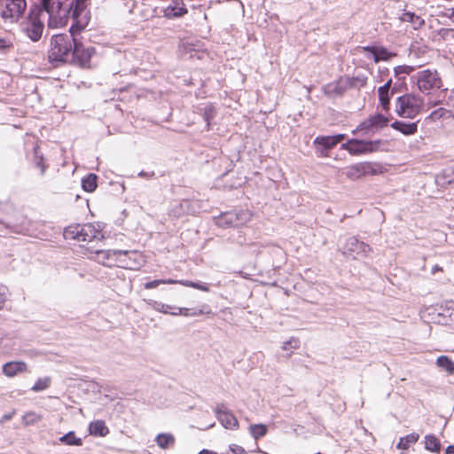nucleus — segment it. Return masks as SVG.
Returning <instances> with one entry per match:
<instances>
[{"label": "nucleus", "mask_w": 454, "mask_h": 454, "mask_svg": "<svg viewBox=\"0 0 454 454\" xmlns=\"http://www.w3.org/2000/svg\"><path fill=\"white\" fill-rule=\"evenodd\" d=\"M90 0H41V4L50 18H58L59 24L65 26L69 18L73 23L69 34L53 35L50 40L47 52L49 63L59 67L68 64L75 37L83 31L90 20L87 6Z\"/></svg>", "instance_id": "nucleus-1"}, {"label": "nucleus", "mask_w": 454, "mask_h": 454, "mask_svg": "<svg viewBox=\"0 0 454 454\" xmlns=\"http://www.w3.org/2000/svg\"><path fill=\"white\" fill-rule=\"evenodd\" d=\"M418 90L424 95H431L441 90L442 87V78L435 69H423L417 72L411 77Z\"/></svg>", "instance_id": "nucleus-2"}, {"label": "nucleus", "mask_w": 454, "mask_h": 454, "mask_svg": "<svg viewBox=\"0 0 454 454\" xmlns=\"http://www.w3.org/2000/svg\"><path fill=\"white\" fill-rule=\"evenodd\" d=\"M387 142L382 139L349 138L347 142L341 144L340 149L347 151L350 155L357 156L384 151Z\"/></svg>", "instance_id": "nucleus-3"}, {"label": "nucleus", "mask_w": 454, "mask_h": 454, "mask_svg": "<svg viewBox=\"0 0 454 454\" xmlns=\"http://www.w3.org/2000/svg\"><path fill=\"white\" fill-rule=\"evenodd\" d=\"M424 107V99L415 94H404L396 98L395 113L401 118L414 119Z\"/></svg>", "instance_id": "nucleus-4"}, {"label": "nucleus", "mask_w": 454, "mask_h": 454, "mask_svg": "<svg viewBox=\"0 0 454 454\" xmlns=\"http://www.w3.org/2000/svg\"><path fill=\"white\" fill-rule=\"evenodd\" d=\"M252 218V214L247 209H234L223 212L215 217V223L222 228H237L244 225Z\"/></svg>", "instance_id": "nucleus-5"}, {"label": "nucleus", "mask_w": 454, "mask_h": 454, "mask_svg": "<svg viewBox=\"0 0 454 454\" xmlns=\"http://www.w3.org/2000/svg\"><path fill=\"white\" fill-rule=\"evenodd\" d=\"M102 236L98 230H96L90 223L76 224L68 226L64 230V237L66 239H75L82 242H91Z\"/></svg>", "instance_id": "nucleus-6"}, {"label": "nucleus", "mask_w": 454, "mask_h": 454, "mask_svg": "<svg viewBox=\"0 0 454 454\" xmlns=\"http://www.w3.org/2000/svg\"><path fill=\"white\" fill-rule=\"evenodd\" d=\"M0 16L5 22H17L27 8L26 0H0Z\"/></svg>", "instance_id": "nucleus-7"}, {"label": "nucleus", "mask_w": 454, "mask_h": 454, "mask_svg": "<svg viewBox=\"0 0 454 454\" xmlns=\"http://www.w3.org/2000/svg\"><path fill=\"white\" fill-rule=\"evenodd\" d=\"M383 166L373 161H364L352 164L345 168L344 174L350 180H357L364 176L377 175L383 172Z\"/></svg>", "instance_id": "nucleus-8"}, {"label": "nucleus", "mask_w": 454, "mask_h": 454, "mask_svg": "<svg viewBox=\"0 0 454 454\" xmlns=\"http://www.w3.org/2000/svg\"><path fill=\"white\" fill-rule=\"evenodd\" d=\"M95 53V47H86L77 39V37H75L68 64L77 66L82 68H89L90 67V59Z\"/></svg>", "instance_id": "nucleus-9"}, {"label": "nucleus", "mask_w": 454, "mask_h": 454, "mask_svg": "<svg viewBox=\"0 0 454 454\" xmlns=\"http://www.w3.org/2000/svg\"><path fill=\"white\" fill-rule=\"evenodd\" d=\"M45 10L40 3V7L34 6L29 10L28 20L24 27L27 36L33 42H38L43 31V23L38 19V15Z\"/></svg>", "instance_id": "nucleus-10"}, {"label": "nucleus", "mask_w": 454, "mask_h": 454, "mask_svg": "<svg viewBox=\"0 0 454 454\" xmlns=\"http://www.w3.org/2000/svg\"><path fill=\"white\" fill-rule=\"evenodd\" d=\"M370 251L369 245L358 240L356 237H349L346 240L343 254L356 258V256H366Z\"/></svg>", "instance_id": "nucleus-11"}, {"label": "nucleus", "mask_w": 454, "mask_h": 454, "mask_svg": "<svg viewBox=\"0 0 454 454\" xmlns=\"http://www.w3.org/2000/svg\"><path fill=\"white\" fill-rule=\"evenodd\" d=\"M362 51L366 53V58L372 59L375 63L388 61L396 56L395 52L389 51L386 47L379 45L364 46Z\"/></svg>", "instance_id": "nucleus-12"}, {"label": "nucleus", "mask_w": 454, "mask_h": 454, "mask_svg": "<svg viewBox=\"0 0 454 454\" xmlns=\"http://www.w3.org/2000/svg\"><path fill=\"white\" fill-rule=\"evenodd\" d=\"M215 414L220 423L226 429L233 430L238 428V419L224 404L222 403L216 406Z\"/></svg>", "instance_id": "nucleus-13"}, {"label": "nucleus", "mask_w": 454, "mask_h": 454, "mask_svg": "<svg viewBox=\"0 0 454 454\" xmlns=\"http://www.w3.org/2000/svg\"><path fill=\"white\" fill-rule=\"evenodd\" d=\"M392 79H389L386 83L378 89L379 101L382 109L386 112L390 110V100L392 98L393 91H391Z\"/></svg>", "instance_id": "nucleus-14"}, {"label": "nucleus", "mask_w": 454, "mask_h": 454, "mask_svg": "<svg viewBox=\"0 0 454 454\" xmlns=\"http://www.w3.org/2000/svg\"><path fill=\"white\" fill-rule=\"evenodd\" d=\"M163 16L168 19L180 18L187 13L183 0H173L172 4L162 10Z\"/></svg>", "instance_id": "nucleus-15"}, {"label": "nucleus", "mask_w": 454, "mask_h": 454, "mask_svg": "<svg viewBox=\"0 0 454 454\" xmlns=\"http://www.w3.org/2000/svg\"><path fill=\"white\" fill-rule=\"evenodd\" d=\"M313 143L319 156H326L328 151L335 146L331 136H318L314 139Z\"/></svg>", "instance_id": "nucleus-16"}, {"label": "nucleus", "mask_w": 454, "mask_h": 454, "mask_svg": "<svg viewBox=\"0 0 454 454\" xmlns=\"http://www.w3.org/2000/svg\"><path fill=\"white\" fill-rule=\"evenodd\" d=\"M27 369V365L23 361H11L5 363L2 367L3 373L9 377L12 378L19 373L26 372Z\"/></svg>", "instance_id": "nucleus-17"}, {"label": "nucleus", "mask_w": 454, "mask_h": 454, "mask_svg": "<svg viewBox=\"0 0 454 454\" xmlns=\"http://www.w3.org/2000/svg\"><path fill=\"white\" fill-rule=\"evenodd\" d=\"M395 130L401 132L404 136L414 135L418 131V121L405 122L403 121H395L390 124Z\"/></svg>", "instance_id": "nucleus-18"}, {"label": "nucleus", "mask_w": 454, "mask_h": 454, "mask_svg": "<svg viewBox=\"0 0 454 454\" xmlns=\"http://www.w3.org/2000/svg\"><path fill=\"white\" fill-rule=\"evenodd\" d=\"M175 312H173V316L182 315L184 317H198L204 314H210L211 309L210 307L207 304H204L201 306L200 309L197 308H179L175 309Z\"/></svg>", "instance_id": "nucleus-19"}, {"label": "nucleus", "mask_w": 454, "mask_h": 454, "mask_svg": "<svg viewBox=\"0 0 454 454\" xmlns=\"http://www.w3.org/2000/svg\"><path fill=\"white\" fill-rule=\"evenodd\" d=\"M378 133L373 126V122L370 116L363 121L353 131L352 134H360L361 136L370 137Z\"/></svg>", "instance_id": "nucleus-20"}, {"label": "nucleus", "mask_w": 454, "mask_h": 454, "mask_svg": "<svg viewBox=\"0 0 454 454\" xmlns=\"http://www.w3.org/2000/svg\"><path fill=\"white\" fill-rule=\"evenodd\" d=\"M89 432L93 436L104 437L109 434V429L104 420L98 419L90 423Z\"/></svg>", "instance_id": "nucleus-21"}, {"label": "nucleus", "mask_w": 454, "mask_h": 454, "mask_svg": "<svg viewBox=\"0 0 454 454\" xmlns=\"http://www.w3.org/2000/svg\"><path fill=\"white\" fill-rule=\"evenodd\" d=\"M32 162L33 165L39 168L40 175L43 176L45 174V171L48 168V166L44 163V158L43 154L41 152L39 146L37 145H35L33 146V153H32Z\"/></svg>", "instance_id": "nucleus-22"}, {"label": "nucleus", "mask_w": 454, "mask_h": 454, "mask_svg": "<svg viewBox=\"0 0 454 454\" xmlns=\"http://www.w3.org/2000/svg\"><path fill=\"white\" fill-rule=\"evenodd\" d=\"M155 442L160 449L166 450L175 444V436L170 433H160L155 437Z\"/></svg>", "instance_id": "nucleus-23"}, {"label": "nucleus", "mask_w": 454, "mask_h": 454, "mask_svg": "<svg viewBox=\"0 0 454 454\" xmlns=\"http://www.w3.org/2000/svg\"><path fill=\"white\" fill-rule=\"evenodd\" d=\"M202 118L206 122V129L209 130L211 126V121L216 115V109L213 104H207L204 107L200 109Z\"/></svg>", "instance_id": "nucleus-24"}, {"label": "nucleus", "mask_w": 454, "mask_h": 454, "mask_svg": "<svg viewBox=\"0 0 454 454\" xmlns=\"http://www.w3.org/2000/svg\"><path fill=\"white\" fill-rule=\"evenodd\" d=\"M98 187V176L94 173L88 174L82 179V188L87 192H94Z\"/></svg>", "instance_id": "nucleus-25"}, {"label": "nucleus", "mask_w": 454, "mask_h": 454, "mask_svg": "<svg viewBox=\"0 0 454 454\" xmlns=\"http://www.w3.org/2000/svg\"><path fill=\"white\" fill-rule=\"evenodd\" d=\"M425 449L434 453H439L442 448L440 440L434 434L425 436Z\"/></svg>", "instance_id": "nucleus-26"}, {"label": "nucleus", "mask_w": 454, "mask_h": 454, "mask_svg": "<svg viewBox=\"0 0 454 454\" xmlns=\"http://www.w3.org/2000/svg\"><path fill=\"white\" fill-rule=\"evenodd\" d=\"M401 20L404 22L411 23L415 29H419L425 24L424 20L420 16L411 12H404Z\"/></svg>", "instance_id": "nucleus-27"}, {"label": "nucleus", "mask_w": 454, "mask_h": 454, "mask_svg": "<svg viewBox=\"0 0 454 454\" xmlns=\"http://www.w3.org/2000/svg\"><path fill=\"white\" fill-rule=\"evenodd\" d=\"M419 438V434L418 433H411L404 437H401L396 447L400 450H407L411 444L415 443Z\"/></svg>", "instance_id": "nucleus-28"}, {"label": "nucleus", "mask_w": 454, "mask_h": 454, "mask_svg": "<svg viewBox=\"0 0 454 454\" xmlns=\"http://www.w3.org/2000/svg\"><path fill=\"white\" fill-rule=\"evenodd\" d=\"M59 442L69 446H81L82 441L81 438L75 436L74 432L70 431L59 438Z\"/></svg>", "instance_id": "nucleus-29"}, {"label": "nucleus", "mask_w": 454, "mask_h": 454, "mask_svg": "<svg viewBox=\"0 0 454 454\" xmlns=\"http://www.w3.org/2000/svg\"><path fill=\"white\" fill-rule=\"evenodd\" d=\"M150 305H152L153 309L156 311L164 313V314H170L173 316V312H175V309H179L180 307H176L168 304L162 303L160 301H152L150 302Z\"/></svg>", "instance_id": "nucleus-30"}, {"label": "nucleus", "mask_w": 454, "mask_h": 454, "mask_svg": "<svg viewBox=\"0 0 454 454\" xmlns=\"http://www.w3.org/2000/svg\"><path fill=\"white\" fill-rule=\"evenodd\" d=\"M370 118L372 119L377 132H379L384 127H387L389 122V119L380 113L370 115Z\"/></svg>", "instance_id": "nucleus-31"}, {"label": "nucleus", "mask_w": 454, "mask_h": 454, "mask_svg": "<svg viewBox=\"0 0 454 454\" xmlns=\"http://www.w3.org/2000/svg\"><path fill=\"white\" fill-rule=\"evenodd\" d=\"M436 364L445 370L449 374L454 373V363L447 356H440L436 360Z\"/></svg>", "instance_id": "nucleus-32"}, {"label": "nucleus", "mask_w": 454, "mask_h": 454, "mask_svg": "<svg viewBox=\"0 0 454 454\" xmlns=\"http://www.w3.org/2000/svg\"><path fill=\"white\" fill-rule=\"evenodd\" d=\"M452 115L451 111L440 107L434 111H433L427 117V119H430L432 121H436L441 119H447L450 118Z\"/></svg>", "instance_id": "nucleus-33"}, {"label": "nucleus", "mask_w": 454, "mask_h": 454, "mask_svg": "<svg viewBox=\"0 0 454 454\" xmlns=\"http://www.w3.org/2000/svg\"><path fill=\"white\" fill-rule=\"evenodd\" d=\"M251 435L258 440L267 434V427L263 424H254L249 427Z\"/></svg>", "instance_id": "nucleus-34"}, {"label": "nucleus", "mask_w": 454, "mask_h": 454, "mask_svg": "<svg viewBox=\"0 0 454 454\" xmlns=\"http://www.w3.org/2000/svg\"><path fill=\"white\" fill-rule=\"evenodd\" d=\"M177 283H180L181 285L187 286V287H192L203 292H209V287L207 284L200 282V281H191V280H180L177 281Z\"/></svg>", "instance_id": "nucleus-35"}, {"label": "nucleus", "mask_w": 454, "mask_h": 454, "mask_svg": "<svg viewBox=\"0 0 454 454\" xmlns=\"http://www.w3.org/2000/svg\"><path fill=\"white\" fill-rule=\"evenodd\" d=\"M51 378L50 377H44V378H39L34 386L31 387V390L34 392H41L45 389H47L51 385Z\"/></svg>", "instance_id": "nucleus-36"}, {"label": "nucleus", "mask_w": 454, "mask_h": 454, "mask_svg": "<svg viewBox=\"0 0 454 454\" xmlns=\"http://www.w3.org/2000/svg\"><path fill=\"white\" fill-rule=\"evenodd\" d=\"M177 283V281L173 279H154L152 281H148L144 284V287L145 289H153L158 287L161 284H174Z\"/></svg>", "instance_id": "nucleus-37"}, {"label": "nucleus", "mask_w": 454, "mask_h": 454, "mask_svg": "<svg viewBox=\"0 0 454 454\" xmlns=\"http://www.w3.org/2000/svg\"><path fill=\"white\" fill-rule=\"evenodd\" d=\"M415 70V67L408 65L397 66L394 68V73L396 77L401 79V74H410Z\"/></svg>", "instance_id": "nucleus-38"}, {"label": "nucleus", "mask_w": 454, "mask_h": 454, "mask_svg": "<svg viewBox=\"0 0 454 454\" xmlns=\"http://www.w3.org/2000/svg\"><path fill=\"white\" fill-rule=\"evenodd\" d=\"M40 416L35 412H28L23 416V421L26 425H33L40 420Z\"/></svg>", "instance_id": "nucleus-39"}, {"label": "nucleus", "mask_w": 454, "mask_h": 454, "mask_svg": "<svg viewBox=\"0 0 454 454\" xmlns=\"http://www.w3.org/2000/svg\"><path fill=\"white\" fill-rule=\"evenodd\" d=\"M12 47L13 44L9 39L0 37V53H5Z\"/></svg>", "instance_id": "nucleus-40"}, {"label": "nucleus", "mask_w": 454, "mask_h": 454, "mask_svg": "<svg viewBox=\"0 0 454 454\" xmlns=\"http://www.w3.org/2000/svg\"><path fill=\"white\" fill-rule=\"evenodd\" d=\"M299 347V340L296 339H291L284 342L282 348L284 350L295 349Z\"/></svg>", "instance_id": "nucleus-41"}, {"label": "nucleus", "mask_w": 454, "mask_h": 454, "mask_svg": "<svg viewBox=\"0 0 454 454\" xmlns=\"http://www.w3.org/2000/svg\"><path fill=\"white\" fill-rule=\"evenodd\" d=\"M230 450L233 454H247L246 450L242 446H239L238 444H231L230 445Z\"/></svg>", "instance_id": "nucleus-42"}, {"label": "nucleus", "mask_w": 454, "mask_h": 454, "mask_svg": "<svg viewBox=\"0 0 454 454\" xmlns=\"http://www.w3.org/2000/svg\"><path fill=\"white\" fill-rule=\"evenodd\" d=\"M331 137L336 145L341 143L345 139L346 135L345 134H336V135H333Z\"/></svg>", "instance_id": "nucleus-43"}, {"label": "nucleus", "mask_w": 454, "mask_h": 454, "mask_svg": "<svg viewBox=\"0 0 454 454\" xmlns=\"http://www.w3.org/2000/svg\"><path fill=\"white\" fill-rule=\"evenodd\" d=\"M113 254H124V255H129V254H131V255H137V253L132 251H128V250H114L113 251Z\"/></svg>", "instance_id": "nucleus-44"}, {"label": "nucleus", "mask_w": 454, "mask_h": 454, "mask_svg": "<svg viewBox=\"0 0 454 454\" xmlns=\"http://www.w3.org/2000/svg\"><path fill=\"white\" fill-rule=\"evenodd\" d=\"M138 176L140 177H145V178H152L154 176V172H145V171H140L138 173Z\"/></svg>", "instance_id": "nucleus-45"}, {"label": "nucleus", "mask_w": 454, "mask_h": 454, "mask_svg": "<svg viewBox=\"0 0 454 454\" xmlns=\"http://www.w3.org/2000/svg\"><path fill=\"white\" fill-rule=\"evenodd\" d=\"M5 301H6L5 297H4L3 294H0V310L3 309Z\"/></svg>", "instance_id": "nucleus-46"}, {"label": "nucleus", "mask_w": 454, "mask_h": 454, "mask_svg": "<svg viewBox=\"0 0 454 454\" xmlns=\"http://www.w3.org/2000/svg\"><path fill=\"white\" fill-rule=\"evenodd\" d=\"M445 454H454V444L446 448Z\"/></svg>", "instance_id": "nucleus-47"}, {"label": "nucleus", "mask_w": 454, "mask_h": 454, "mask_svg": "<svg viewBox=\"0 0 454 454\" xmlns=\"http://www.w3.org/2000/svg\"><path fill=\"white\" fill-rule=\"evenodd\" d=\"M12 418V413L4 414L2 418V422L10 420Z\"/></svg>", "instance_id": "nucleus-48"}, {"label": "nucleus", "mask_w": 454, "mask_h": 454, "mask_svg": "<svg viewBox=\"0 0 454 454\" xmlns=\"http://www.w3.org/2000/svg\"><path fill=\"white\" fill-rule=\"evenodd\" d=\"M7 287L5 286H0V294H4V297L6 298V294H7Z\"/></svg>", "instance_id": "nucleus-49"}, {"label": "nucleus", "mask_w": 454, "mask_h": 454, "mask_svg": "<svg viewBox=\"0 0 454 454\" xmlns=\"http://www.w3.org/2000/svg\"><path fill=\"white\" fill-rule=\"evenodd\" d=\"M199 454H216L215 451L208 450H202L199 452Z\"/></svg>", "instance_id": "nucleus-50"}, {"label": "nucleus", "mask_w": 454, "mask_h": 454, "mask_svg": "<svg viewBox=\"0 0 454 454\" xmlns=\"http://www.w3.org/2000/svg\"><path fill=\"white\" fill-rule=\"evenodd\" d=\"M391 91H393V95L397 92L396 85H394V86L391 85Z\"/></svg>", "instance_id": "nucleus-51"}, {"label": "nucleus", "mask_w": 454, "mask_h": 454, "mask_svg": "<svg viewBox=\"0 0 454 454\" xmlns=\"http://www.w3.org/2000/svg\"><path fill=\"white\" fill-rule=\"evenodd\" d=\"M380 72L381 74H385V73H387V72H388V69H387V68H385V69H383V70H380Z\"/></svg>", "instance_id": "nucleus-52"}, {"label": "nucleus", "mask_w": 454, "mask_h": 454, "mask_svg": "<svg viewBox=\"0 0 454 454\" xmlns=\"http://www.w3.org/2000/svg\"><path fill=\"white\" fill-rule=\"evenodd\" d=\"M439 270V267L437 265H435L434 268H433V272H434L435 270Z\"/></svg>", "instance_id": "nucleus-53"}, {"label": "nucleus", "mask_w": 454, "mask_h": 454, "mask_svg": "<svg viewBox=\"0 0 454 454\" xmlns=\"http://www.w3.org/2000/svg\"><path fill=\"white\" fill-rule=\"evenodd\" d=\"M450 18H454V9L451 11Z\"/></svg>", "instance_id": "nucleus-54"}]
</instances>
